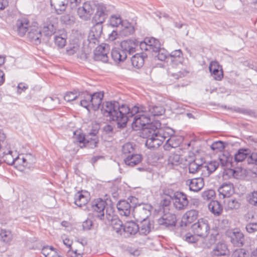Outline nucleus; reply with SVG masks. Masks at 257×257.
<instances>
[{
  "label": "nucleus",
  "instance_id": "c756f323",
  "mask_svg": "<svg viewBox=\"0 0 257 257\" xmlns=\"http://www.w3.org/2000/svg\"><path fill=\"white\" fill-rule=\"evenodd\" d=\"M219 166V163L217 161H211L202 167V175L204 177H208L214 172Z\"/></svg>",
  "mask_w": 257,
  "mask_h": 257
},
{
  "label": "nucleus",
  "instance_id": "603ef678",
  "mask_svg": "<svg viewBox=\"0 0 257 257\" xmlns=\"http://www.w3.org/2000/svg\"><path fill=\"white\" fill-rule=\"evenodd\" d=\"M247 199L250 204L257 206V191H254L249 194Z\"/></svg>",
  "mask_w": 257,
  "mask_h": 257
},
{
  "label": "nucleus",
  "instance_id": "58836bf2",
  "mask_svg": "<svg viewBox=\"0 0 257 257\" xmlns=\"http://www.w3.org/2000/svg\"><path fill=\"white\" fill-rule=\"evenodd\" d=\"M202 167H203V165L197 163L196 160H193L188 164L189 172L191 174H195L199 170H202Z\"/></svg>",
  "mask_w": 257,
  "mask_h": 257
},
{
  "label": "nucleus",
  "instance_id": "a18cd8bd",
  "mask_svg": "<svg viewBox=\"0 0 257 257\" xmlns=\"http://www.w3.org/2000/svg\"><path fill=\"white\" fill-rule=\"evenodd\" d=\"M110 25L113 27H117L122 23L121 19L119 15H112L109 20Z\"/></svg>",
  "mask_w": 257,
  "mask_h": 257
},
{
  "label": "nucleus",
  "instance_id": "9b49d317",
  "mask_svg": "<svg viewBox=\"0 0 257 257\" xmlns=\"http://www.w3.org/2000/svg\"><path fill=\"white\" fill-rule=\"evenodd\" d=\"M139 46L142 50L157 52L160 49L161 44L154 38H146L144 41L140 42Z\"/></svg>",
  "mask_w": 257,
  "mask_h": 257
},
{
  "label": "nucleus",
  "instance_id": "13d9d810",
  "mask_svg": "<svg viewBox=\"0 0 257 257\" xmlns=\"http://www.w3.org/2000/svg\"><path fill=\"white\" fill-rule=\"evenodd\" d=\"M245 228L248 233H253L257 231V223H249L246 225Z\"/></svg>",
  "mask_w": 257,
  "mask_h": 257
},
{
  "label": "nucleus",
  "instance_id": "e2e57ef3",
  "mask_svg": "<svg viewBox=\"0 0 257 257\" xmlns=\"http://www.w3.org/2000/svg\"><path fill=\"white\" fill-rule=\"evenodd\" d=\"M158 54L157 56V57L158 60L160 61H164L167 58V52L164 49H159L158 51Z\"/></svg>",
  "mask_w": 257,
  "mask_h": 257
},
{
  "label": "nucleus",
  "instance_id": "4c0bfd02",
  "mask_svg": "<svg viewBox=\"0 0 257 257\" xmlns=\"http://www.w3.org/2000/svg\"><path fill=\"white\" fill-rule=\"evenodd\" d=\"M80 51V46L77 42L70 43L66 48V53L69 55H73L76 54L78 57V53Z\"/></svg>",
  "mask_w": 257,
  "mask_h": 257
},
{
  "label": "nucleus",
  "instance_id": "1a4fd4ad",
  "mask_svg": "<svg viewBox=\"0 0 257 257\" xmlns=\"http://www.w3.org/2000/svg\"><path fill=\"white\" fill-rule=\"evenodd\" d=\"M96 8V5L91 2H87L83 4V6L78 9V15L79 17L85 21L90 19Z\"/></svg>",
  "mask_w": 257,
  "mask_h": 257
},
{
  "label": "nucleus",
  "instance_id": "c9c22d12",
  "mask_svg": "<svg viewBox=\"0 0 257 257\" xmlns=\"http://www.w3.org/2000/svg\"><path fill=\"white\" fill-rule=\"evenodd\" d=\"M250 154V150L248 149H240L234 155V160L236 162H240L247 159Z\"/></svg>",
  "mask_w": 257,
  "mask_h": 257
},
{
  "label": "nucleus",
  "instance_id": "680f3d73",
  "mask_svg": "<svg viewBox=\"0 0 257 257\" xmlns=\"http://www.w3.org/2000/svg\"><path fill=\"white\" fill-rule=\"evenodd\" d=\"M247 161L248 164H254L257 165V153L250 154L247 158Z\"/></svg>",
  "mask_w": 257,
  "mask_h": 257
},
{
  "label": "nucleus",
  "instance_id": "0e129e2a",
  "mask_svg": "<svg viewBox=\"0 0 257 257\" xmlns=\"http://www.w3.org/2000/svg\"><path fill=\"white\" fill-rule=\"evenodd\" d=\"M93 223L90 219H87L83 222L82 226L83 230H89L91 228Z\"/></svg>",
  "mask_w": 257,
  "mask_h": 257
},
{
  "label": "nucleus",
  "instance_id": "b1692460",
  "mask_svg": "<svg viewBox=\"0 0 257 257\" xmlns=\"http://www.w3.org/2000/svg\"><path fill=\"white\" fill-rule=\"evenodd\" d=\"M68 3V0H50L51 7L53 8L56 13L61 14L65 11Z\"/></svg>",
  "mask_w": 257,
  "mask_h": 257
},
{
  "label": "nucleus",
  "instance_id": "9d476101",
  "mask_svg": "<svg viewBox=\"0 0 257 257\" xmlns=\"http://www.w3.org/2000/svg\"><path fill=\"white\" fill-rule=\"evenodd\" d=\"M136 200L135 197L128 198L126 200L119 201L116 205L119 214L121 216L125 217L129 216L131 214L134 206L133 204H131L133 201Z\"/></svg>",
  "mask_w": 257,
  "mask_h": 257
},
{
  "label": "nucleus",
  "instance_id": "0eeeda50",
  "mask_svg": "<svg viewBox=\"0 0 257 257\" xmlns=\"http://www.w3.org/2000/svg\"><path fill=\"white\" fill-rule=\"evenodd\" d=\"M97 133L98 131L94 130H92L86 136L83 134L76 135V133H74V135H76L77 141L79 143H83L85 147L94 148L96 147L98 142V139L96 136Z\"/></svg>",
  "mask_w": 257,
  "mask_h": 257
},
{
  "label": "nucleus",
  "instance_id": "37998d69",
  "mask_svg": "<svg viewBox=\"0 0 257 257\" xmlns=\"http://www.w3.org/2000/svg\"><path fill=\"white\" fill-rule=\"evenodd\" d=\"M12 153V152L11 151H9L8 153L5 154L4 156H3L4 160L5 162H6V163L10 165H16L17 162L16 158H13Z\"/></svg>",
  "mask_w": 257,
  "mask_h": 257
},
{
  "label": "nucleus",
  "instance_id": "a19ab883",
  "mask_svg": "<svg viewBox=\"0 0 257 257\" xmlns=\"http://www.w3.org/2000/svg\"><path fill=\"white\" fill-rule=\"evenodd\" d=\"M55 44L59 48H63L66 44V36L64 35L62 36L56 35L54 37Z\"/></svg>",
  "mask_w": 257,
  "mask_h": 257
},
{
  "label": "nucleus",
  "instance_id": "49530a36",
  "mask_svg": "<svg viewBox=\"0 0 257 257\" xmlns=\"http://www.w3.org/2000/svg\"><path fill=\"white\" fill-rule=\"evenodd\" d=\"M134 148L132 143H127L123 145L122 148V153L126 156L134 154Z\"/></svg>",
  "mask_w": 257,
  "mask_h": 257
},
{
  "label": "nucleus",
  "instance_id": "6e6552de",
  "mask_svg": "<svg viewBox=\"0 0 257 257\" xmlns=\"http://www.w3.org/2000/svg\"><path fill=\"white\" fill-rule=\"evenodd\" d=\"M192 229L196 235L203 238L207 237L210 231L208 220L204 218L199 219L192 225Z\"/></svg>",
  "mask_w": 257,
  "mask_h": 257
},
{
  "label": "nucleus",
  "instance_id": "6ab92c4d",
  "mask_svg": "<svg viewBox=\"0 0 257 257\" xmlns=\"http://www.w3.org/2000/svg\"><path fill=\"white\" fill-rule=\"evenodd\" d=\"M209 70L214 79L221 80L223 78L222 67L216 61H212L209 65Z\"/></svg>",
  "mask_w": 257,
  "mask_h": 257
},
{
  "label": "nucleus",
  "instance_id": "8fccbe9b",
  "mask_svg": "<svg viewBox=\"0 0 257 257\" xmlns=\"http://www.w3.org/2000/svg\"><path fill=\"white\" fill-rule=\"evenodd\" d=\"M78 95V92L76 91L67 92L64 96V99L68 102H70L76 99Z\"/></svg>",
  "mask_w": 257,
  "mask_h": 257
},
{
  "label": "nucleus",
  "instance_id": "774afa93",
  "mask_svg": "<svg viewBox=\"0 0 257 257\" xmlns=\"http://www.w3.org/2000/svg\"><path fill=\"white\" fill-rule=\"evenodd\" d=\"M17 87L18 93H21L22 91H25L28 88V86L24 83H20Z\"/></svg>",
  "mask_w": 257,
  "mask_h": 257
},
{
  "label": "nucleus",
  "instance_id": "4468645a",
  "mask_svg": "<svg viewBox=\"0 0 257 257\" xmlns=\"http://www.w3.org/2000/svg\"><path fill=\"white\" fill-rule=\"evenodd\" d=\"M106 205V201L101 198L96 199L91 203V207L94 212V215L100 220L104 219V209Z\"/></svg>",
  "mask_w": 257,
  "mask_h": 257
},
{
  "label": "nucleus",
  "instance_id": "ddd939ff",
  "mask_svg": "<svg viewBox=\"0 0 257 257\" xmlns=\"http://www.w3.org/2000/svg\"><path fill=\"white\" fill-rule=\"evenodd\" d=\"M55 21L54 18H48L43 24L41 31L44 38L47 40L49 37L53 35L56 32L57 23Z\"/></svg>",
  "mask_w": 257,
  "mask_h": 257
},
{
  "label": "nucleus",
  "instance_id": "412c9836",
  "mask_svg": "<svg viewBox=\"0 0 257 257\" xmlns=\"http://www.w3.org/2000/svg\"><path fill=\"white\" fill-rule=\"evenodd\" d=\"M198 216V211L196 210H190L187 211L182 216L181 225L187 226L195 221Z\"/></svg>",
  "mask_w": 257,
  "mask_h": 257
},
{
  "label": "nucleus",
  "instance_id": "69168bd1",
  "mask_svg": "<svg viewBox=\"0 0 257 257\" xmlns=\"http://www.w3.org/2000/svg\"><path fill=\"white\" fill-rule=\"evenodd\" d=\"M24 160L27 162V163L28 164V165L30 166V167L35 162V158L31 154H26L25 155Z\"/></svg>",
  "mask_w": 257,
  "mask_h": 257
},
{
  "label": "nucleus",
  "instance_id": "a878e982",
  "mask_svg": "<svg viewBox=\"0 0 257 257\" xmlns=\"http://www.w3.org/2000/svg\"><path fill=\"white\" fill-rule=\"evenodd\" d=\"M139 225L134 221H127L123 227V235L127 236L129 235L135 234L138 232Z\"/></svg>",
  "mask_w": 257,
  "mask_h": 257
},
{
  "label": "nucleus",
  "instance_id": "423d86ee",
  "mask_svg": "<svg viewBox=\"0 0 257 257\" xmlns=\"http://www.w3.org/2000/svg\"><path fill=\"white\" fill-rule=\"evenodd\" d=\"M172 200L176 209L181 210L187 207L189 203L187 195L182 192L176 191L166 193Z\"/></svg>",
  "mask_w": 257,
  "mask_h": 257
},
{
  "label": "nucleus",
  "instance_id": "79ce46f5",
  "mask_svg": "<svg viewBox=\"0 0 257 257\" xmlns=\"http://www.w3.org/2000/svg\"><path fill=\"white\" fill-rule=\"evenodd\" d=\"M163 158V154L161 151L151 152L148 155V159L152 162H156Z\"/></svg>",
  "mask_w": 257,
  "mask_h": 257
},
{
  "label": "nucleus",
  "instance_id": "ea45409f",
  "mask_svg": "<svg viewBox=\"0 0 257 257\" xmlns=\"http://www.w3.org/2000/svg\"><path fill=\"white\" fill-rule=\"evenodd\" d=\"M1 240L5 243H9L12 239V234L11 231L2 230L0 232Z\"/></svg>",
  "mask_w": 257,
  "mask_h": 257
},
{
  "label": "nucleus",
  "instance_id": "39448f33",
  "mask_svg": "<svg viewBox=\"0 0 257 257\" xmlns=\"http://www.w3.org/2000/svg\"><path fill=\"white\" fill-rule=\"evenodd\" d=\"M151 206L146 205V207L140 206L137 208V211L142 214L141 219H142L140 225H139L138 232L140 234L147 235L151 230L152 224L147 218L150 214Z\"/></svg>",
  "mask_w": 257,
  "mask_h": 257
},
{
  "label": "nucleus",
  "instance_id": "e433bc0d",
  "mask_svg": "<svg viewBox=\"0 0 257 257\" xmlns=\"http://www.w3.org/2000/svg\"><path fill=\"white\" fill-rule=\"evenodd\" d=\"M227 247L224 243H217L212 251V254L216 256L225 255L226 253Z\"/></svg>",
  "mask_w": 257,
  "mask_h": 257
},
{
  "label": "nucleus",
  "instance_id": "473e14b6",
  "mask_svg": "<svg viewBox=\"0 0 257 257\" xmlns=\"http://www.w3.org/2000/svg\"><path fill=\"white\" fill-rule=\"evenodd\" d=\"M224 208L226 211L237 209L240 207V203L235 198H227L224 201Z\"/></svg>",
  "mask_w": 257,
  "mask_h": 257
},
{
  "label": "nucleus",
  "instance_id": "f8f14e48",
  "mask_svg": "<svg viewBox=\"0 0 257 257\" xmlns=\"http://www.w3.org/2000/svg\"><path fill=\"white\" fill-rule=\"evenodd\" d=\"M110 50V46L106 43H102L98 46L94 51V59L96 61L107 62L108 60L107 54Z\"/></svg>",
  "mask_w": 257,
  "mask_h": 257
},
{
  "label": "nucleus",
  "instance_id": "5fc2aeb1",
  "mask_svg": "<svg viewBox=\"0 0 257 257\" xmlns=\"http://www.w3.org/2000/svg\"><path fill=\"white\" fill-rule=\"evenodd\" d=\"M100 37L98 36H96L95 34H92V33L90 32L88 36V41L90 44H96L98 43V40Z\"/></svg>",
  "mask_w": 257,
  "mask_h": 257
},
{
  "label": "nucleus",
  "instance_id": "c03bdc74",
  "mask_svg": "<svg viewBox=\"0 0 257 257\" xmlns=\"http://www.w3.org/2000/svg\"><path fill=\"white\" fill-rule=\"evenodd\" d=\"M80 105L86 108L88 110L91 109V103L90 101V95L88 94L84 97V98L80 100Z\"/></svg>",
  "mask_w": 257,
  "mask_h": 257
},
{
  "label": "nucleus",
  "instance_id": "20e7f679",
  "mask_svg": "<svg viewBox=\"0 0 257 257\" xmlns=\"http://www.w3.org/2000/svg\"><path fill=\"white\" fill-rule=\"evenodd\" d=\"M170 56L172 67L169 68L168 69V76L172 77L175 79L186 76L189 73L187 70L183 69L182 71L176 72L173 70L175 65H183L182 62L184 59L182 51L180 49L174 50L170 53Z\"/></svg>",
  "mask_w": 257,
  "mask_h": 257
},
{
  "label": "nucleus",
  "instance_id": "c85d7f7f",
  "mask_svg": "<svg viewBox=\"0 0 257 257\" xmlns=\"http://www.w3.org/2000/svg\"><path fill=\"white\" fill-rule=\"evenodd\" d=\"M74 199V203L81 207L87 203L89 198L87 192H78L75 195Z\"/></svg>",
  "mask_w": 257,
  "mask_h": 257
},
{
  "label": "nucleus",
  "instance_id": "cd10ccee",
  "mask_svg": "<svg viewBox=\"0 0 257 257\" xmlns=\"http://www.w3.org/2000/svg\"><path fill=\"white\" fill-rule=\"evenodd\" d=\"M148 114L151 116L162 115L165 113L164 108L161 105H149L146 107Z\"/></svg>",
  "mask_w": 257,
  "mask_h": 257
},
{
  "label": "nucleus",
  "instance_id": "09e8293b",
  "mask_svg": "<svg viewBox=\"0 0 257 257\" xmlns=\"http://www.w3.org/2000/svg\"><path fill=\"white\" fill-rule=\"evenodd\" d=\"M215 195V191L212 189H209L203 192L201 196L204 200L209 201L213 199Z\"/></svg>",
  "mask_w": 257,
  "mask_h": 257
},
{
  "label": "nucleus",
  "instance_id": "2f4dec72",
  "mask_svg": "<svg viewBox=\"0 0 257 257\" xmlns=\"http://www.w3.org/2000/svg\"><path fill=\"white\" fill-rule=\"evenodd\" d=\"M142 159L141 155L132 154L127 156L124 159V162L126 165L133 167L139 164Z\"/></svg>",
  "mask_w": 257,
  "mask_h": 257
},
{
  "label": "nucleus",
  "instance_id": "72a5a7b5",
  "mask_svg": "<svg viewBox=\"0 0 257 257\" xmlns=\"http://www.w3.org/2000/svg\"><path fill=\"white\" fill-rule=\"evenodd\" d=\"M146 55L144 54H137L134 55L131 58L132 65L137 68L142 67L144 63V58Z\"/></svg>",
  "mask_w": 257,
  "mask_h": 257
},
{
  "label": "nucleus",
  "instance_id": "aec40b11",
  "mask_svg": "<svg viewBox=\"0 0 257 257\" xmlns=\"http://www.w3.org/2000/svg\"><path fill=\"white\" fill-rule=\"evenodd\" d=\"M176 218L175 215L172 214H166L158 219V223L164 227L173 226L176 224Z\"/></svg>",
  "mask_w": 257,
  "mask_h": 257
},
{
  "label": "nucleus",
  "instance_id": "052dcab7",
  "mask_svg": "<svg viewBox=\"0 0 257 257\" xmlns=\"http://www.w3.org/2000/svg\"><path fill=\"white\" fill-rule=\"evenodd\" d=\"M122 32L125 35H129L134 33V29L131 24L127 23L126 25L124 27Z\"/></svg>",
  "mask_w": 257,
  "mask_h": 257
},
{
  "label": "nucleus",
  "instance_id": "bf43d9fd",
  "mask_svg": "<svg viewBox=\"0 0 257 257\" xmlns=\"http://www.w3.org/2000/svg\"><path fill=\"white\" fill-rule=\"evenodd\" d=\"M25 156H23L22 157L20 156L17 157L16 158V162L17 165H21L23 167L26 168H30V166L28 165V164L27 163V162L24 160Z\"/></svg>",
  "mask_w": 257,
  "mask_h": 257
},
{
  "label": "nucleus",
  "instance_id": "f704fd0d",
  "mask_svg": "<svg viewBox=\"0 0 257 257\" xmlns=\"http://www.w3.org/2000/svg\"><path fill=\"white\" fill-rule=\"evenodd\" d=\"M208 208L215 215H219L222 211V207L218 201H211L208 204Z\"/></svg>",
  "mask_w": 257,
  "mask_h": 257
},
{
  "label": "nucleus",
  "instance_id": "3c124183",
  "mask_svg": "<svg viewBox=\"0 0 257 257\" xmlns=\"http://www.w3.org/2000/svg\"><path fill=\"white\" fill-rule=\"evenodd\" d=\"M211 150L216 152H220L224 148V143L221 141L213 142L210 146Z\"/></svg>",
  "mask_w": 257,
  "mask_h": 257
},
{
  "label": "nucleus",
  "instance_id": "bb28decb",
  "mask_svg": "<svg viewBox=\"0 0 257 257\" xmlns=\"http://www.w3.org/2000/svg\"><path fill=\"white\" fill-rule=\"evenodd\" d=\"M107 217L108 220H110V224L113 230L119 235H123V225L121 221L116 216L111 217L109 215Z\"/></svg>",
  "mask_w": 257,
  "mask_h": 257
},
{
  "label": "nucleus",
  "instance_id": "2eb2a0df",
  "mask_svg": "<svg viewBox=\"0 0 257 257\" xmlns=\"http://www.w3.org/2000/svg\"><path fill=\"white\" fill-rule=\"evenodd\" d=\"M96 12L93 17V23H103L106 19L109 10L107 7L103 4H98L96 5Z\"/></svg>",
  "mask_w": 257,
  "mask_h": 257
},
{
  "label": "nucleus",
  "instance_id": "393cba45",
  "mask_svg": "<svg viewBox=\"0 0 257 257\" xmlns=\"http://www.w3.org/2000/svg\"><path fill=\"white\" fill-rule=\"evenodd\" d=\"M89 95H90L91 109L94 110L98 109L103 98V93L100 91Z\"/></svg>",
  "mask_w": 257,
  "mask_h": 257
},
{
  "label": "nucleus",
  "instance_id": "4be33fe9",
  "mask_svg": "<svg viewBox=\"0 0 257 257\" xmlns=\"http://www.w3.org/2000/svg\"><path fill=\"white\" fill-rule=\"evenodd\" d=\"M220 198H229L234 192L232 184L230 183H223L218 189Z\"/></svg>",
  "mask_w": 257,
  "mask_h": 257
},
{
  "label": "nucleus",
  "instance_id": "7c9ffc66",
  "mask_svg": "<svg viewBox=\"0 0 257 257\" xmlns=\"http://www.w3.org/2000/svg\"><path fill=\"white\" fill-rule=\"evenodd\" d=\"M182 142V139L180 137H176L173 135L169 138L164 145V150L169 151L171 148H175L179 146Z\"/></svg>",
  "mask_w": 257,
  "mask_h": 257
},
{
  "label": "nucleus",
  "instance_id": "de8ad7c7",
  "mask_svg": "<svg viewBox=\"0 0 257 257\" xmlns=\"http://www.w3.org/2000/svg\"><path fill=\"white\" fill-rule=\"evenodd\" d=\"M95 24L91 28L90 32L95 34L96 36H101L102 33V23H95Z\"/></svg>",
  "mask_w": 257,
  "mask_h": 257
},
{
  "label": "nucleus",
  "instance_id": "f257e3e1",
  "mask_svg": "<svg viewBox=\"0 0 257 257\" xmlns=\"http://www.w3.org/2000/svg\"><path fill=\"white\" fill-rule=\"evenodd\" d=\"M102 110L103 114L115 121L119 128L125 127L130 118H133L132 127L134 130L142 128L144 131L154 126L150 123L151 118L146 111V106L143 105H135L131 109L126 104L120 105L117 101H108L104 104Z\"/></svg>",
  "mask_w": 257,
  "mask_h": 257
},
{
  "label": "nucleus",
  "instance_id": "f03ea898",
  "mask_svg": "<svg viewBox=\"0 0 257 257\" xmlns=\"http://www.w3.org/2000/svg\"><path fill=\"white\" fill-rule=\"evenodd\" d=\"M174 134V131L170 127L158 128L154 126L145 128L143 137L147 139L146 146L152 149L158 148L166 138H170Z\"/></svg>",
  "mask_w": 257,
  "mask_h": 257
},
{
  "label": "nucleus",
  "instance_id": "864d4df0",
  "mask_svg": "<svg viewBox=\"0 0 257 257\" xmlns=\"http://www.w3.org/2000/svg\"><path fill=\"white\" fill-rule=\"evenodd\" d=\"M183 238L188 243H195L198 240L197 237L190 233H186Z\"/></svg>",
  "mask_w": 257,
  "mask_h": 257
},
{
  "label": "nucleus",
  "instance_id": "f3484780",
  "mask_svg": "<svg viewBox=\"0 0 257 257\" xmlns=\"http://www.w3.org/2000/svg\"><path fill=\"white\" fill-rule=\"evenodd\" d=\"M32 26L30 24L29 20L26 18L22 17L17 21V32L19 35L21 37L24 36Z\"/></svg>",
  "mask_w": 257,
  "mask_h": 257
},
{
  "label": "nucleus",
  "instance_id": "6e6d98bb",
  "mask_svg": "<svg viewBox=\"0 0 257 257\" xmlns=\"http://www.w3.org/2000/svg\"><path fill=\"white\" fill-rule=\"evenodd\" d=\"M180 156L177 154H173L169 157V161L173 165H177L180 162Z\"/></svg>",
  "mask_w": 257,
  "mask_h": 257
},
{
  "label": "nucleus",
  "instance_id": "a211bd4d",
  "mask_svg": "<svg viewBox=\"0 0 257 257\" xmlns=\"http://www.w3.org/2000/svg\"><path fill=\"white\" fill-rule=\"evenodd\" d=\"M186 185L188 186L190 191L197 192L201 190L204 185V180L201 177L188 179L186 181Z\"/></svg>",
  "mask_w": 257,
  "mask_h": 257
},
{
  "label": "nucleus",
  "instance_id": "338daca9",
  "mask_svg": "<svg viewBox=\"0 0 257 257\" xmlns=\"http://www.w3.org/2000/svg\"><path fill=\"white\" fill-rule=\"evenodd\" d=\"M54 248L52 246H45L42 249V253L45 256H48Z\"/></svg>",
  "mask_w": 257,
  "mask_h": 257
},
{
  "label": "nucleus",
  "instance_id": "4d7b16f0",
  "mask_svg": "<svg viewBox=\"0 0 257 257\" xmlns=\"http://www.w3.org/2000/svg\"><path fill=\"white\" fill-rule=\"evenodd\" d=\"M247 255L243 248H239L234 250L232 253V257H247Z\"/></svg>",
  "mask_w": 257,
  "mask_h": 257
},
{
  "label": "nucleus",
  "instance_id": "dca6fc26",
  "mask_svg": "<svg viewBox=\"0 0 257 257\" xmlns=\"http://www.w3.org/2000/svg\"><path fill=\"white\" fill-rule=\"evenodd\" d=\"M28 37L31 41L36 45L40 44L42 42L47 41L44 38L41 30L35 25L31 27L28 34Z\"/></svg>",
  "mask_w": 257,
  "mask_h": 257
},
{
  "label": "nucleus",
  "instance_id": "5701e85b",
  "mask_svg": "<svg viewBox=\"0 0 257 257\" xmlns=\"http://www.w3.org/2000/svg\"><path fill=\"white\" fill-rule=\"evenodd\" d=\"M231 242L234 245L242 246L244 243V235L238 229H234L230 235Z\"/></svg>",
  "mask_w": 257,
  "mask_h": 257
},
{
  "label": "nucleus",
  "instance_id": "7ed1b4c3",
  "mask_svg": "<svg viewBox=\"0 0 257 257\" xmlns=\"http://www.w3.org/2000/svg\"><path fill=\"white\" fill-rule=\"evenodd\" d=\"M139 43L140 42L136 39H128L122 41L120 43L121 49L114 48L112 50V59L116 63L124 61L127 57V54L131 55L136 52Z\"/></svg>",
  "mask_w": 257,
  "mask_h": 257
}]
</instances>
